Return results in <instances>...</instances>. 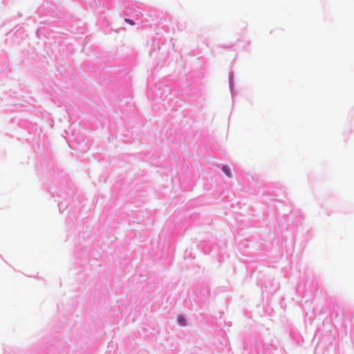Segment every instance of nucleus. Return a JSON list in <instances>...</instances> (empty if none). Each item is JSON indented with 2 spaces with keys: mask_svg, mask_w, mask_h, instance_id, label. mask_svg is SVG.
<instances>
[{
  "mask_svg": "<svg viewBox=\"0 0 354 354\" xmlns=\"http://www.w3.org/2000/svg\"><path fill=\"white\" fill-rule=\"evenodd\" d=\"M222 171L225 173V174L227 177H231L232 176L230 169V167L228 166H227V165L223 166L222 167Z\"/></svg>",
  "mask_w": 354,
  "mask_h": 354,
  "instance_id": "f257e3e1",
  "label": "nucleus"
},
{
  "mask_svg": "<svg viewBox=\"0 0 354 354\" xmlns=\"http://www.w3.org/2000/svg\"><path fill=\"white\" fill-rule=\"evenodd\" d=\"M178 322L182 326H185L187 324L185 318L181 315L178 317Z\"/></svg>",
  "mask_w": 354,
  "mask_h": 354,
  "instance_id": "f03ea898",
  "label": "nucleus"
},
{
  "mask_svg": "<svg viewBox=\"0 0 354 354\" xmlns=\"http://www.w3.org/2000/svg\"><path fill=\"white\" fill-rule=\"evenodd\" d=\"M124 20H125L126 22H127L128 24H131L132 26L135 25V22L133 20H131V19H125Z\"/></svg>",
  "mask_w": 354,
  "mask_h": 354,
  "instance_id": "7ed1b4c3",
  "label": "nucleus"
}]
</instances>
